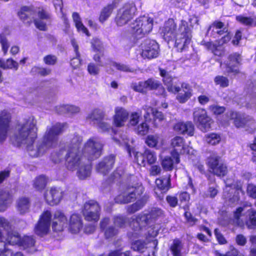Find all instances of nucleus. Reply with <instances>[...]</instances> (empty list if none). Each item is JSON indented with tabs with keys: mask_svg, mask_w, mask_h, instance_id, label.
Listing matches in <instances>:
<instances>
[{
	"mask_svg": "<svg viewBox=\"0 0 256 256\" xmlns=\"http://www.w3.org/2000/svg\"><path fill=\"white\" fill-rule=\"evenodd\" d=\"M96 138H90L82 148V140L78 136H74L70 143L64 145L59 151L52 156L54 163H58L62 158L66 168L74 171L78 168L77 176L80 180L86 179L91 174L92 166L86 164L98 158L102 154L104 144L96 141Z\"/></svg>",
	"mask_w": 256,
	"mask_h": 256,
	"instance_id": "nucleus-1",
	"label": "nucleus"
},
{
	"mask_svg": "<svg viewBox=\"0 0 256 256\" xmlns=\"http://www.w3.org/2000/svg\"><path fill=\"white\" fill-rule=\"evenodd\" d=\"M18 132L15 134L16 140L20 145H26L28 152H35L30 154L34 157L43 155L48 149L56 144L59 136L63 134L67 126L66 122H56L46 128L40 141H38L36 149L34 148V144L38 138V128L33 120L27 119L18 124Z\"/></svg>",
	"mask_w": 256,
	"mask_h": 256,
	"instance_id": "nucleus-2",
	"label": "nucleus"
},
{
	"mask_svg": "<svg viewBox=\"0 0 256 256\" xmlns=\"http://www.w3.org/2000/svg\"><path fill=\"white\" fill-rule=\"evenodd\" d=\"M177 24L172 18H168L160 28V34L163 38L168 42L174 40V46L178 51L182 52L190 44L192 39V32L188 22L181 20L178 30L180 36L176 38Z\"/></svg>",
	"mask_w": 256,
	"mask_h": 256,
	"instance_id": "nucleus-3",
	"label": "nucleus"
},
{
	"mask_svg": "<svg viewBox=\"0 0 256 256\" xmlns=\"http://www.w3.org/2000/svg\"><path fill=\"white\" fill-rule=\"evenodd\" d=\"M0 228L6 231L4 243L0 248V256H12V252L6 248L8 245L19 246L21 236L14 230L11 223L3 217L0 218Z\"/></svg>",
	"mask_w": 256,
	"mask_h": 256,
	"instance_id": "nucleus-4",
	"label": "nucleus"
},
{
	"mask_svg": "<svg viewBox=\"0 0 256 256\" xmlns=\"http://www.w3.org/2000/svg\"><path fill=\"white\" fill-rule=\"evenodd\" d=\"M230 120L238 128H244L250 134H254L256 130V120L255 119L244 113L232 110L230 112Z\"/></svg>",
	"mask_w": 256,
	"mask_h": 256,
	"instance_id": "nucleus-5",
	"label": "nucleus"
},
{
	"mask_svg": "<svg viewBox=\"0 0 256 256\" xmlns=\"http://www.w3.org/2000/svg\"><path fill=\"white\" fill-rule=\"evenodd\" d=\"M144 188L140 184L136 186L127 185L122 192L114 198L116 204H126L134 201L144 192Z\"/></svg>",
	"mask_w": 256,
	"mask_h": 256,
	"instance_id": "nucleus-6",
	"label": "nucleus"
},
{
	"mask_svg": "<svg viewBox=\"0 0 256 256\" xmlns=\"http://www.w3.org/2000/svg\"><path fill=\"white\" fill-rule=\"evenodd\" d=\"M206 164L208 172L218 177H224L228 173V168L220 156L212 153L206 158Z\"/></svg>",
	"mask_w": 256,
	"mask_h": 256,
	"instance_id": "nucleus-7",
	"label": "nucleus"
},
{
	"mask_svg": "<svg viewBox=\"0 0 256 256\" xmlns=\"http://www.w3.org/2000/svg\"><path fill=\"white\" fill-rule=\"evenodd\" d=\"M136 12L137 8L134 2H125L117 12L114 19L116 25L122 26L126 24L133 19Z\"/></svg>",
	"mask_w": 256,
	"mask_h": 256,
	"instance_id": "nucleus-8",
	"label": "nucleus"
},
{
	"mask_svg": "<svg viewBox=\"0 0 256 256\" xmlns=\"http://www.w3.org/2000/svg\"><path fill=\"white\" fill-rule=\"evenodd\" d=\"M101 206L96 200H90L84 204L82 214L86 221L96 222L100 216Z\"/></svg>",
	"mask_w": 256,
	"mask_h": 256,
	"instance_id": "nucleus-9",
	"label": "nucleus"
},
{
	"mask_svg": "<svg viewBox=\"0 0 256 256\" xmlns=\"http://www.w3.org/2000/svg\"><path fill=\"white\" fill-rule=\"evenodd\" d=\"M132 32L136 36L142 38L150 33L153 27L152 18L146 16L136 18L132 24Z\"/></svg>",
	"mask_w": 256,
	"mask_h": 256,
	"instance_id": "nucleus-10",
	"label": "nucleus"
},
{
	"mask_svg": "<svg viewBox=\"0 0 256 256\" xmlns=\"http://www.w3.org/2000/svg\"><path fill=\"white\" fill-rule=\"evenodd\" d=\"M242 56L238 52L228 54L224 62V68L227 74L236 76L240 74L239 66L242 64Z\"/></svg>",
	"mask_w": 256,
	"mask_h": 256,
	"instance_id": "nucleus-11",
	"label": "nucleus"
},
{
	"mask_svg": "<svg viewBox=\"0 0 256 256\" xmlns=\"http://www.w3.org/2000/svg\"><path fill=\"white\" fill-rule=\"evenodd\" d=\"M193 120L198 128L204 132L211 128L212 118L204 108H196L193 112Z\"/></svg>",
	"mask_w": 256,
	"mask_h": 256,
	"instance_id": "nucleus-12",
	"label": "nucleus"
},
{
	"mask_svg": "<svg viewBox=\"0 0 256 256\" xmlns=\"http://www.w3.org/2000/svg\"><path fill=\"white\" fill-rule=\"evenodd\" d=\"M142 57L144 59L151 60L157 58L160 54V46L155 40L146 39L141 44Z\"/></svg>",
	"mask_w": 256,
	"mask_h": 256,
	"instance_id": "nucleus-13",
	"label": "nucleus"
},
{
	"mask_svg": "<svg viewBox=\"0 0 256 256\" xmlns=\"http://www.w3.org/2000/svg\"><path fill=\"white\" fill-rule=\"evenodd\" d=\"M52 214L50 210L43 212L34 228V233L40 236L48 234L52 220Z\"/></svg>",
	"mask_w": 256,
	"mask_h": 256,
	"instance_id": "nucleus-14",
	"label": "nucleus"
},
{
	"mask_svg": "<svg viewBox=\"0 0 256 256\" xmlns=\"http://www.w3.org/2000/svg\"><path fill=\"white\" fill-rule=\"evenodd\" d=\"M116 156L114 154H110L104 156L96 165V171L104 176L107 175L113 168Z\"/></svg>",
	"mask_w": 256,
	"mask_h": 256,
	"instance_id": "nucleus-15",
	"label": "nucleus"
},
{
	"mask_svg": "<svg viewBox=\"0 0 256 256\" xmlns=\"http://www.w3.org/2000/svg\"><path fill=\"white\" fill-rule=\"evenodd\" d=\"M11 120V114L8 110L0 111V142L4 141L8 136Z\"/></svg>",
	"mask_w": 256,
	"mask_h": 256,
	"instance_id": "nucleus-16",
	"label": "nucleus"
},
{
	"mask_svg": "<svg viewBox=\"0 0 256 256\" xmlns=\"http://www.w3.org/2000/svg\"><path fill=\"white\" fill-rule=\"evenodd\" d=\"M134 157L137 164L144 167L154 164L157 160L155 152L148 149L145 150L143 153L136 152Z\"/></svg>",
	"mask_w": 256,
	"mask_h": 256,
	"instance_id": "nucleus-17",
	"label": "nucleus"
},
{
	"mask_svg": "<svg viewBox=\"0 0 256 256\" xmlns=\"http://www.w3.org/2000/svg\"><path fill=\"white\" fill-rule=\"evenodd\" d=\"M35 10L33 6H22L17 12L20 20L27 26H30L34 22Z\"/></svg>",
	"mask_w": 256,
	"mask_h": 256,
	"instance_id": "nucleus-18",
	"label": "nucleus"
},
{
	"mask_svg": "<svg viewBox=\"0 0 256 256\" xmlns=\"http://www.w3.org/2000/svg\"><path fill=\"white\" fill-rule=\"evenodd\" d=\"M148 216L146 214H139L130 221V226L134 230V237L138 238L140 235L142 227L148 224Z\"/></svg>",
	"mask_w": 256,
	"mask_h": 256,
	"instance_id": "nucleus-19",
	"label": "nucleus"
},
{
	"mask_svg": "<svg viewBox=\"0 0 256 256\" xmlns=\"http://www.w3.org/2000/svg\"><path fill=\"white\" fill-rule=\"evenodd\" d=\"M68 225V219L64 212L56 210L54 214V221L52 222V229L54 232H62Z\"/></svg>",
	"mask_w": 256,
	"mask_h": 256,
	"instance_id": "nucleus-20",
	"label": "nucleus"
},
{
	"mask_svg": "<svg viewBox=\"0 0 256 256\" xmlns=\"http://www.w3.org/2000/svg\"><path fill=\"white\" fill-rule=\"evenodd\" d=\"M110 218L108 217L104 218L100 224V227L102 232L105 239L112 240L119 233V230L114 226H108L110 223Z\"/></svg>",
	"mask_w": 256,
	"mask_h": 256,
	"instance_id": "nucleus-21",
	"label": "nucleus"
},
{
	"mask_svg": "<svg viewBox=\"0 0 256 256\" xmlns=\"http://www.w3.org/2000/svg\"><path fill=\"white\" fill-rule=\"evenodd\" d=\"M174 130L178 134L192 136L194 134V126L190 121L178 122L174 126Z\"/></svg>",
	"mask_w": 256,
	"mask_h": 256,
	"instance_id": "nucleus-22",
	"label": "nucleus"
},
{
	"mask_svg": "<svg viewBox=\"0 0 256 256\" xmlns=\"http://www.w3.org/2000/svg\"><path fill=\"white\" fill-rule=\"evenodd\" d=\"M171 145L174 148L172 156L175 160V163L178 164L180 162V152L184 149V140L180 136H176L172 140Z\"/></svg>",
	"mask_w": 256,
	"mask_h": 256,
	"instance_id": "nucleus-23",
	"label": "nucleus"
},
{
	"mask_svg": "<svg viewBox=\"0 0 256 256\" xmlns=\"http://www.w3.org/2000/svg\"><path fill=\"white\" fill-rule=\"evenodd\" d=\"M44 199L46 203L50 206H54L60 203L63 197L62 191L58 188L52 187L48 194H45Z\"/></svg>",
	"mask_w": 256,
	"mask_h": 256,
	"instance_id": "nucleus-24",
	"label": "nucleus"
},
{
	"mask_svg": "<svg viewBox=\"0 0 256 256\" xmlns=\"http://www.w3.org/2000/svg\"><path fill=\"white\" fill-rule=\"evenodd\" d=\"M68 224L69 231L72 234L79 232L83 226L82 217L76 214H73L70 216Z\"/></svg>",
	"mask_w": 256,
	"mask_h": 256,
	"instance_id": "nucleus-25",
	"label": "nucleus"
},
{
	"mask_svg": "<svg viewBox=\"0 0 256 256\" xmlns=\"http://www.w3.org/2000/svg\"><path fill=\"white\" fill-rule=\"evenodd\" d=\"M148 90H157L156 95L165 97L166 95L164 88L160 81L153 78H148L146 80Z\"/></svg>",
	"mask_w": 256,
	"mask_h": 256,
	"instance_id": "nucleus-26",
	"label": "nucleus"
},
{
	"mask_svg": "<svg viewBox=\"0 0 256 256\" xmlns=\"http://www.w3.org/2000/svg\"><path fill=\"white\" fill-rule=\"evenodd\" d=\"M128 112L122 107H117L115 109V114L114 116V123L116 127H122L128 118Z\"/></svg>",
	"mask_w": 256,
	"mask_h": 256,
	"instance_id": "nucleus-27",
	"label": "nucleus"
},
{
	"mask_svg": "<svg viewBox=\"0 0 256 256\" xmlns=\"http://www.w3.org/2000/svg\"><path fill=\"white\" fill-rule=\"evenodd\" d=\"M131 248L134 251L142 253L146 252L148 254L144 256H155L154 248H148L146 246V243L144 240H136L131 244Z\"/></svg>",
	"mask_w": 256,
	"mask_h": 256,
	"instance_id": "nucleus-28",
	"label": "nucleus"
},
{
	"mask_svg": "<svg viewBox=\"0 0 256 256\" xmlns=\"http://www.w3.org/2000/svg\"><path fill=\"white\" fill-rule=\"evenodd\" d=\"M118 2V0H113L111 3L107 4L102 10L99 17V21L104 23L111 16L114 10L117 7Z\"/></svg>",
	"mask_w": 256,
	"mask_h": 256,
	"instance_id": "nucleus-29",
	"label": "nucleus"
},
{
	"mask_svg": "<svg viewBox=\"0 0 256 256\" xmlns=\"http://www.w3.org/2000/svg\"><path fill=\"white\" fill-rule=\"evenodd\" d=\"M144 120L140 124H138L136 127L134 128V132L140 136H146L149 132L150 126L148 124V118L150 116V113L146 112L144 114Z\"/></svg>",
	"mask_w": 256,
	"mask_h": 256,
	"instance_id": "nucleus-30",
	"label": "nucleus"
},
{
	"mask_svg": "<svg viewBox=\"0 0 256 256\" xmlns=\"http://www.w3.org/2000/svg\"><path fill=\"white\" fill-rule=\"evenodd\" d=\"M181 88L182 89L184 93L178 95L176 99L179 102L183 104L187 102L191 98L192 95V90L188 84L185 82H182L181 84Z\"/></svg>",
	"mask_w": 256,
	"mask_h": 256,
	"instance_id": "nucleus-31",
	"label": "nucleus"
},
{
	"mask_svg": "<svg viewBox=\"0 0 256 256\" xmlns=\"http://www.w3.org/2000/svg\"><path fill=\"white\" fill-rule=\"evenodd\" d=\"M72 18L78 32H82L87 36H90V34L88 28L82 22L79 14L78 12H74L72 14Z\"/></svg>",
	"mask_w": 256,
	"mask_h": 256,
	"instance_id": "nucleus-32",
	"label": "nucleus"
},
{
	"mask_svg": "<svg viewBox=\"0 0 256 256\" xmlns=\"http://www.w3.org/2000/svg\"><path fill=\"white\" fill-rule=\"evenodd\" d=\"M179 202V206L184 210H190V194L187 192H180L176 194Z\"/></svg>",
	"mask_w": 256,
	"mask_h": 256,
	"instance_id": "nucleus-33",
	"label": "nucleus"
},
{
	"mask_svg": "<svg viewBox=\"0 0 256 256\" xmlns=\"http://www.w3.org/2000/svg\"><path fill=\"white\" fill-rule=\"evenodd\" d=\"M52 72L50 68L38 66H33L30 70V74L34 76L46 77L50 75Z\"/></svg>",
	"mask_w": 256,
	"mask_h": 256,
	"instance_id": "nucleus-34",
	"label": "nucleus"
},
{
	"mask_svg": "<svg viewBox=\"0 0 256 256\" xmlns=\"http://www.w3.org/2000/svg\"><path fill=\"white\" fill-rule=\"evenodd\" d=\"M155 183L158 189L164 192H167L171 188L170 175L168 174L166 179L157 178L155 180Z\"/></svg>",
	"mask_w": 256,
	"mask_h": 256,
	"instance_id": "nucleus-35",
	"label": "nucleus"
},
{
	"mask_svg": "<svg viewBox=\"0 0 256 256\" xmlns=\"http://www.w3.org/2000/svg\"><path fill=\"white\" fill-rule=\"evenodd\" d=\"M12 192L5 189L0 190V208H6L12 202Z\"/></svg>",
	"mask_w": 256,
	"mask_h": 256,
	"instance_id": "nucleus-36",
	"label": "nucleus"
},
{
	"mask_svg": "<svg viewBox=\"0 0 256 256\" xmlns=\"http://www.w3.org/2000/svg\"><path fill=\"white\" fill-rule=\"evenodd\" d=\"M183 248V244L182 240L178 238L173 240L170 247V250L172 256H182V250Z\"/></svg>",
	"mask_w": 256,
	"mask_h": 256,
	"instance_id": "nucleus-37",
	"label": "nucleus"
},
{
	"mask_svg": "<svg viewBox=\"0 0 256 256\" xmlns=\"http://www.w3.org/2000/svg\"><path fill=\"white\" fill-rule=\"evenodd\" d=\"M204 46L208 50H211L212 52L215 56H222L224 53V50L220 44H217L212 42H208L204 44Z\"/></svg>",
	"mask_w": 256,
	"mask_h": 256,
	"instance_id": "nucleus-38",
	"label": "nucleus"
},
{
	"mask_svg": "<svg viewBox=\"0 0 256 256\" xmlns=\"http://www.w3.org/2000/svg\"><path fill=\"white\" fill-rule=\"evenodd\" d=\"M48 178L43 174L36 176L33 182L34 188L38 191L43 190L46 186Z\"/></svg>",
	"mask_w": 256,
	"mask_h": 256,
	"instance_id": "nucleus-39",
	"label": "nucleus"
},
{
	"mask_svg": "<svg viewBox=\"0 0 256 256\" xmlns=\"http://www.w3.org/2000/svg\"><path fill=\"white\" fill-rule=\"evenodd\" d=\"M36 244V240L32 236L24 235L21 237L19 246L23 248L24 249H29L34 248Z\"/></svg>",
	"mask_w": 256,
	"mask_h": 256,
	"instance_id": "nucleus-40",
	"label": "nucleus"
},
{
	"mask_svg": "<svg viewBox=\"0 0 256 256\" xmlns=\"http://www.w3.org/2000/svg\"><path fill=\"white\" fill-rule=\"evenodd\" d=\"M0 68L3 70L12 69L16 70L18 68V64L12 58H8L6 61L0 58Z\"/></svg>",
	"mask_w": 256,
	"mask_h": 256,
	"instance_id": "nucleus-41",
	"label": "nucleus"
},
{
	"mask_svg": "<svg viewBox=\"0 0 256 256\" xmlns=\"http://www.w3.org/2000/svg\"><path fill=\"white\" fill-rule=\"evenodd\" d=\"M164 84L166 86L167 90L169 92L177 94L180 90V88L179 86H174L173 85L172 78L169 74L162 78Z\"/></svg>",
	"mask_w": 256,
	"mask_h": 256,
	"instance_id": "nucleus-42",
	"label": "nucleus"
},
{
	"mask_svg": "<svg viewBox=\"0 0 256 256\" xmlns=\"http://www.w3.org/2000/svg\"><path fill=\"white\" fill-rule=\"evenodd\" d=\"M30 206V200L27 197L20 198L17 202V208L21 214L28 212Z\"/></svg>",
	"mask_w": 256,
	"mask_h": 256,
	"instance_id": "nucleus-43",
	"label": "nucleus"
},
{
	"mask_svg": "<svg viewBox=\"0 0 256 256\" xmlns=\"http://www.w3.org/2000/svg\"><path fill=\"white\" fill-rule=\"evenodd\" d=\"M245 224L248 229L256 228V210L251 208L248 210V218Z\"/></svg>",
	"mask_w": 256,
	"mask_h": 256,
	"instance_id": "nucleus-44",
	"label": "nucleus"
},
{
	"mask_svg": "<svg viewBox=\"0 0 256 256\" xmlns=\"http://www.w3.org/2000/svg\"><path fill=\"white\" fill-rule=\"evenodd\" d=\"M105 116V112L100 108L94 109L88 116V118L92 122H98L103 120Z\"/></svg>",
	"mask_w": 256,
	"mask_h": 256,
	"instance_id": "nucleus-45",
	"label": "nucleus"
},
{
	"mask_svg": "<svg viewBox=\"0 0 256 256\" xmlns=\"http://www.w3.org/2000/svg\"><path fill=\"white\" fill-rule=\"evenodd\" d=\"M92 47L94 51L96 52L93 56L94 60L97 63L98 66H103L101 61V58L104 56L103 48L100 46H97L94 44H92Z\"/></svg>",
	"mask_w": 256,
	"mask_h": 256,
	"instance_id": "nucleus-46",
	"label": "nucleus"
},
{
	"mask_svg": "<svg viewBox=\"0 0 256 256\" xmlns=\"http://www.w3.org/2000/svg\"><path fill=\"white\" fill-rule=\"evenodd\" d=\"M236 20L240 24L248 26H256V20L250 16H245L242 15H238L236 17Z\"/></svg>",
	"mask_w": 256,
	"mask_h": 256,
	"instance_id": "nucleus-47",
	"label": "nucleus"
},
{
	"mask_svg": "<svg viewBox=\"0 0 256 256\" xmlns=\"http://www.w3.org/2000/svg\"><path fill=\"white\" fill-rule=\"evenodd\" d=\"M128 220V218L126 216L120 214L114 216L113 218L114 226L120 228H126Z\"/></svg>",
	"mask_w": 256,
	"mask_h": 256,
	"instance_id": "nucleus-48",
	"label": "nucleus"
},
{
	"mask_svg": "<svg viewBox=\"0 0 256 256\" xmlns=\"http://www.w3.org/2000/svg\"><path fill=\"white\" fill-rule=\"evenodd\" d=\"M204 138L206 142L208 144L213 146L219 144L221 140L220 135L214 132L206 134L204 136Z\"/></svg>",
	"mask_w": 256,
	"mask_h": 256,
	"instance_id": "nucleus-49",
	"label": "nucleus"
},
{
	"mask_svg": "<svg viewBox=\"0 0 256 256\" xmlns=\"http://www.w3.org/2000/svg\"><path fill=\"white\" fill-rule=\"evenodd\" d=\"M174 158L165 156L161 162V165L165 171H172L174 168Z\"/></svg>",
	"mask_w": 256,
	"mask_h": 256,
	"instance_id": "nucleus-50",
	"label": "nucleus"
},
{
	"mask_svg": "<svg viewBox=\"0 0 256 256\" xmlns=\"http://www.w3.org/2000/svg\"><path fill=\"white\" fill-rule=\"evenodd\" d=\"M142 118V111L138 110L136 112H132L130 115L128 124L130 126L136 127L140 122Z\"/></svg>",
	"mask_w": 256,
	"mask_h": 256,
	"instance_id": "nucleus-51",
	"label": "nucleus"
},
{
	"mask_svg": "<svg viewBox=\"0 0 256 256\" xmlns=\"http://www.w3.org/2000/svg\"><path fill=\"white\" fill-rule=\"evenodd\" d=\"M214 84L216 86H218L220 88H227L230 84L229 80L224 76H216L214 77Z\"/></svg>",
	"mask_w": 256,
	"mask_h": 256,
	"instance_id": "nucleus-52",
	"label": "nucleus"
},
{
	"mask_svg": "<svg viewBox=\"0 0 256 256\" xmlns=\"http://www.w3.org/2000/svg\"><path fill=\"white\" fill-rule=\"evenodd\" d=\"M132 88L134 91L142 94H146L148 92L146 80L132 83Z\"/></svg>",
	"mask_w": 256,
	"mask_h": 256,
	"instance_id": "nucleus-53",
	"label": "nucleus"
},
{
	"mask_svg": "<svg viewBox=\"0 0 256 256\" xmlns=\"http://www.w3.org/2000/svg\"><path fill=\"white\" fill-rule=\"evenodd\" d=\"M152 114L153 116L154 124V126L157 127L159 123L164 120V116L162 112L158 111L156 109L152 110Z\"/></svg>",
	"mask_w": 256,
	"mask_h": 256,
	"instance_id": "nucleus-54",
	"label": "nucleus"
},
{
	"mask_svg": "<svg viewBox=\"0 0 256 256\" xmlns=\"http://www.w3.org/2000/svg\"><path fill=\"white\" fill-rule=\"evenodd\" d=\"M158 140L159 136L158 135L150 134L146 137L145 143L150 148H155L158 144Z\"/></svg>",
	"mask_w": 256,
	"mask_h": 256,
	"instance_id": "nucleus-55",
	"label": "nucleus"
},
{
	"mask_svg": "<svg viewBox=\"0 0 256 256\" xmlns=\"http://www.w3.org/2000/svg\"><path fill=\"white\" fill-rule=\"evenodd\" d=\"M244 211V208L240 206L238 208L234 213V218L238 226L242 227L244 226V222L240 219L242 216V212Z\"/></svg>",
	"mask_w": 256,
	"mask_h": 256,
	"instance_id": "nucleus-56",
	"label": "nucleus"
},
{
	"mask_svg": "<svg viewBox=\"0 0 256 256\" xmlns=\"http://www.w3.org/2000/svg\"><path fill=\"white\" fill-rule=\"evenodd\" d=\"M215 256H242L239 250L234 246H230V250L225 254H222L216 252Z\"/></svg>",
	"mask_w": 256,
	"mask_h": 256,
	"instance_id": "nucleus-57",
	"label": "nucleus"
},
{
	"mask_svg": "<svg viewBox=\"0 0 256 256\" xmlns=\"http://www.w3.org/2000/svg\"><path fill=\"white\" fill-rule=\"evenodd\" d=\"M124 173V172L122 168H116L108 177V180L110 182H113L115 180H120Z\"/></svg>",
	"mask_w": 256,
	"mask_h": 256,
	"instance_id": "nucleus-58",
	"label": "nucleus"
},
{
	"mask_svg": "<svg viewBox=\"0 0 256 256\" xmlns=\"http://www.w3.org/2000/svg\"><path fill=\"white\" fill-rule=\"evenodd\" d=\"M0 44H1L2 50L3 52L4 56L6 55L10 47V44L6 37L2 33L0 34Z\"/></svg>",
	"mask_w": 256,
	"mask_h": 256,
	"instance_id": "nucleus-59",
	"label": "nucleus"
},
{
	"mask_svg": "<svg viewBox=\"0 0 256 256\" xmlns=\"http://www.w3.org/2000/svg\"><path fill=\"white\" fill-rule=\"evenodd\" d=\"M184 216L186 222L188 223L191 226H194L198 221V220L192 216L189 210H184Z\"/></svg>",
	"mask_w": 256,
	"mask_h": 256,
	"instance_id": "nucleus-60",
	"label": "nucleus"
},
{
	"mask_svg": "<svg viewBox=\"0 0 256 256\" xmlns=\"http://www.w3.org/2000/svg\"><path fill=\"white\" fill-rule=\"evenodd\" d=\"M112 64L113 66L115 67L117 70L123 72H132L133 70L132 68H131L128 65L122 64V63H118L112 61Z\"/></svg>",
	"mask_w": 256,
	"mask_h": 256,
	"instance_id": "nucleus-61",
	"label": "nucleus"
},
{
	"mask_svg": "<svg viewBox=\"0 0 256 256\" xmlns=\"http://www.w3.org/2000/svg\"><path fill=\"white\" fill-rule=\"evenodd\" d=\"M43 61L45 64L49 66H54L58 62V58L54 54H47L43 58Z\"/></svg>",
	"mask_w": 256,
	"mask_h": 256,
	"instance_id": "nucleus-62",
	"label": "nucleus"
},
{
	"mask_svg": "<svg viewBox=\"0 0 256 256\" xmlns=\"http://www.w3.org/2000/svg\"><path fill=\"white\" fill-rule=\"evenodd\" d=\"M71 44L74 48V50L76 53V57L74 58L71 60V61H72L71 64L74 62L73 61L74 60H76L78 61V64H76V66H80L81 64V58H80V54L78 51V46L74 39H72L71 40Z\"/></svg>",
	"mask_w": 256,
	"mask_h": 256,
	"instance_id": "nucleus-63",
	"label": "nucleus"
},
{
	"mask_svg": "<svg viewBox=\"0 0 256 256\" xmlns=\"http://www.w3.org/2000/svg\"><path fill=\"white\" fill-rule=\"evenodd\" d=\"M214 234L216 238L220 244H225L228 242L224 236L221 233L218 228H216L214 230Z\"/></svg>",
	"mask_w": 256,
	"mask_h": 256,
	"instance_id": "nucleus-64",
	"label": "nucleus"
}]
</instances>
